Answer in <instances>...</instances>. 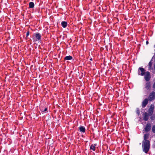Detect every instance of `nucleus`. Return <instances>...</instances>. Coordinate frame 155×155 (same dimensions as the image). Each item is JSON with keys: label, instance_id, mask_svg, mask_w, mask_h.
Listing matches in <instances>:
<instances>
[{"label": "nucleus", "instance_id": "13", "mask_svg": "<svg viewBox=\"0 0 155 155\" xmlns=\"http://www.w3.org/2000/svg\"><path fill=\"white\" fill-rule=\"evenodd\" d=\"M95 144H92L90 147V148L91 149L94 151L95 150Z\"/></svg>", "mask_w": 155, "mask_h": 155}, {"label": "nucleus", "instance_id": "5", "mask_svg": "<svg viewBox=\"0 0 155 155\" xmlns=\"http://www.w3.org/2000/svg\"><path fill=\"white\" fill-rule=\"evenodd\" d=\"M138 70V74L139 75L143 76L145 73L144 69L140 67Z\"/></svg>", "mask_w": 155, "mask_h": 155}, {"label": "nucleus", "instance_id": "10", "mask_svg": "<svg viewBox=\"0 0 155 155\" xmlns=\"http://www.w3.org/2000/svg\"><path fill=\"white\" fill-rule=\"evenodd\" d=\"M150 82H147L146 84L145 88L147 90H149L150 88Z\"/></svg>", "mask_w": 155, "mask_h": 155}, {"label": "nucleus", "instance_id": "24", "mask_svg": "<svg viewBox=\"0 0 155 155\" xmlns=\"http://www.w3.org/2000/svg\"><path fill=\"white\" fill-rule=\"evenodd\" d=\"M154 47H155V45H154Z\"/></svg>", "mask_w": 155, "mask_h": 155}, {"label": "nucleus", "instance_id": "14", "mask_svg": "<svg viewBox=\"0 0 155 155\" xmlns=\"http://www.w3.org/2000/svg\"><path fill=\"white\" fill-rule=\"evenodd\" d=\"M34 4L33 2H31L29 3V7L30 8H32L34 7Z\"/></svg>", "mask_w": 155, "mask_h": 155}, {"label": "nucleus", "instance_id": "11", "mask_svg": "<svg viewBox=\"0 0 155 155\" xmlns=\"http://www.w3.org/2000/svg\"><path fill=\"white\" fill-rule=\"evenodd\" d=\"M79 129L81 132L84 133L85 131V129L83 126H81L79 127Z\"/></svg>", "mask_w": 155, "mask_h": 155}, {"label": "nucleus", "instance_id": "16", "mask_svg": "<svg viewBox=\"0 0 155 155\" xmlns=\"http://www.w3.org/2000/svg\"><path fill=\"white\" fill-rule=\"evenodd\" d=\"M152 60H151L150 62L149 63V70L151 68V67L152 66Z\"/></svg>", "mask_w": 155, "mask_h": 155}, {"label": "nucleus", "instance_id": "12", "mask_svg": "<svg viewBox=\"0 0 155 155\" xmlns=\"http://www.w3.org/2000/svg\"><path fill=\"white\" fill-rule=\"evenodd\" d=\"M61 24L63 27L65 28L67 25V23L65 21H63L61 22Z\"/></svg>", "mask_w": 155, "mask_h": 155}, {"label": "nucleus", "instance_id": "6", "mask_svg": "<svg viewBox=\"0 0 155 155\" xmlns=\"http://www.w3.org/2000/svg\"><path fill=\"white\" fill-rule=\"evenodd\" d=\"M153 109L154 105L152 104L150 105L148 110V113L150 115H151L152 114L153 112Z\"/></svg>", "mask_w": 155, "mask_h": 155}, {"label": "nucleus", "instance_id": "19", "mask_svg": "<svg viewBox=\"0 0 155 155\" xmlns=\"http://www.w3.org/2000/svg\"><path fill=\"white\" fill-rule=\"evenodd\" d=\"M136 113L137 114L139 115L140 114V110L138 109H137L136 110Z\"/></svg>", "mask_w": 155, "mask_h": 155}, {"label": "nucleus", "instance_id": "2", "mask_svg": "<svg viewBox=\"0 0 155 155\" xmlns=\"http://www.w3.org/2000/svg\"><path fill=\"white\" fill-rule=\"evenodd\" d=\"M41 35L39 33H36L34 34L33 40L35 41L37 40H39L41 39Z\"/></svg>", "mask_w": 155, "mask_h": 155}, {"label": "nucleus", "instance_id": "23", "mask_svg": "<svg viewBox=\"0 0 155 155\" xmlns=\"http://www.w3.org/2000/svg\"><path fill=\"white\" fill-rule=\"evenodd\" d=\"M148 44V41H147L146 42V45H147V44Z\"/></svg>", "mask_w": 155, "mask_h": 155}, {"label": "nucleus", "instance_id": "3", "mask_svg": "<svg viewBox=\"0 0 155 155\" xmlns=\"http://www.w3.org/2000/svg\"><path fill=\"white\" fill-rule=\"evenodd\" d=\"M144 75V78L146 81H149L150 78V75L149 72L147 71L145 72Z\"/></svg>", "mask_w": 155, "mask_h": 155}, {"label": "nucleus", "instance_id": "1", "mask_svg": "<svg viewBox=\"0 0 155 155\" xmlns=\"http://www.w3.org/2000/svg\"><path fill=\"white\" fill-rule=\"evenodd\" d=\"M149 134H144V140L142 143L143 151L146 153H147L150 147V141L147 140L149 137Z\"/></svg>", "mask_w": 155, "mask_h": 155}, {"label": "nucleus", "instance_id": "9", "mask_svg": "<svg viewBox=\"0 0 155 155\" xmlns=\"http://www.w3.org/2000/svg\"><path fill=\"white\" fill-rule=\"evenodd\" d=\"M148 103V99H145L142 102V106L143 107H145Z\"/></svg>", "mask_w": 155, "mask_h": 155}, {"label": "nucleus", "instance_id": "15", "mask_svg": "<svg viewBox=\"0 0 155 155\" xmlns=\"http://www.w3.org/2000/svg\"><path fill=\"white\" fill-rule=\"evenodd\" d=\"M72 57L71 56H67L65 57L64 59L65 60H70L72 59Z\"/></svg>", "mask_w": 155, "mask_h": 155}, {"label": "nucleus", "instance_id": "18", "mask_svg": "<svg viewBox=\"0 0 155 155\" xmlns=\"http://www.w3.org/2000/svg\"><path fill=\"white\" fill-rule=\"evenodd\" d=\"M152 130L153 132L155 133V126H153L152 128Z\"/></svg>", "mask_w": 155, "mask_h": 155}, {"label": "nucleus", "instance_id": "8", "mask_svg": "<svg viewBox=\"0 0 155 155\" xmlns=\"http://www.w3.org/2000/svg\"><path fill=\"white\" fill-rule=\"evenodd\" d=\"M148 114L146 112L144 113L143 114V120L145 121H147L148 119Z\"/></svg>", "mask_w": 155, "mask_h": 155}, {"label": "nucleus", "instance_id": "20", "mask_svg": "<svg viewBox=\"0 0 155 155\" xmlns=\"http://www.w3.org/2000/svg\"><path fill=\"white\" fill-rule=\"evenodd\" d=\"M29 31L27 32L26 33L27 36H28L29 35Z\"/></svg>", "mask_w": 155, "mask_h": 155}, {"label": "nucleus", "instance_id": "22", "mask_svg": "<svg viewBox=\"0 0 155 155\" xmlns=\"http://www.w3.org/2000/svg\"><path fill=\"white\" fill-rule=\"evenodd\" d=\"M153 87L154 88H155V82L154 83L153 85Z\"/></svg>", "mask_w": 155, "mask_h": 155}, {"label": "nucleus", "instance_id": "17", "mask_svg": "<svg viewBox=\"0 0 155 155\" xmlns=\"http://www.w3.org/2000/svg\"><path fill=\"white\" fill-rule=\"evenodd\" d=\"M41 110L42 111V112H44L47 110V108H45L44 110L43 108H41Z\"/></svg>", "mask_w": 155, "mask_h": 155}, {"label": "nucleus", "instance_id": "7", "mask_svg": "<svg viewBox=\"0 0 155 155\" xmlns=\"http://www.w3.org/2000/svg\"><path fill=\"white\" fill-rule=\"evenodd\" d=\"M151 126L150 124H147L145 128H144V130L146 132L149 131L151 129Z\"/></svg>", "mask_w": 155, "mask_h": 155}, {"label": "nucleus", "instance_id": "4", "mask_svg": "<svg viewBox=\"0 0 155 155\" xmlns=\"http://www.w3.org/2000/svg\"><path fill=\"white\" fill-rule=\"evenodd\" d=\"M155 99V92L153 91L150 94L148 97V100L151 101Z\"/></svg>", "mask_w": 155, "mask_h": 155}, {"label": "nucleus", "instance_id": "21", "mask_svg": "<svg viewBox=\"0 0 155 155\" xmlns=\"http://www.w3.org/2000/svg\"><path fill=\"white\" fill-rule=\"evenodd\" d=\"M154 117H153V116H151V117H150V119H151L152 120H154Z\"/></svg>", "mask_w": 155, "mask_h": 155}]
</instances>
